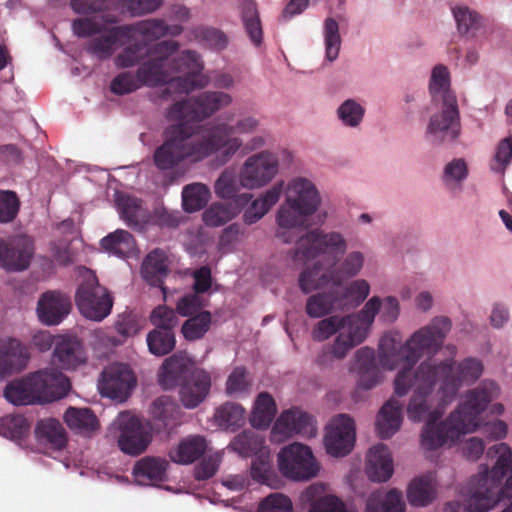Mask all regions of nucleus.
<instances>
[{
    "label": "nucleus",
    "mask_w": 512,
    "mask_h": 512,
    "mask_svg": "<svg viewBox=\"0 0 512 512\" xmlns=\"http://www.w3.org/2000/svg\"><path fill=\"white\" fill-rule=\"evenodd\" d=\"M75 302L81 314L94 321H102L106 318L113 306L109 291L99 284L96 275L91 271H87L80 283Z\"/></svg>",
    "instance_id": "obj_12"
},
{
    "label": "nucleus",
    "mask_w": 512,
    "mask_h": 512,
    "mask_svg": "<svg viewBox=\"0 0 512 512\" xmlns=\"http://www.w3.org/2000/svg\"><path fill=\"white\" fill-rule=\"evenodd\" d=\"M278 172L275 154L262 151L246 159L240 171L239 182L247 189L260 188L268 184Z\"/></svg>",
    "instance_id": "obj_16"
},
{
    "label": "nucleus",
    "mask_w": 512,
    "mask_h": 512,
    "mask_svg": "<svg viewBox=\"0 0 512 512\" xmlns=\"http://www.w3.org/2000/svg\"><path fill=\"white\" fill-rule=\"evenodd\" d=\"M237 215V209L232 205L214 203L203 213V221L207 226L219 227L225 225Z\"/></svg>",
    "instance_id": "obj_54"
},
{
    "label": "nucleus",
    "mask_w": 512,
    "mask_h": 512,
    "mask_svg": "<svg viewBox=\"0 0 512 512\" xmlns=\"http://www.w3.org/2000/svg\"><path fill=\"white\" fill-rule=\"evenodd\" d=\"M366 474L373 482H386L393 474V460L385 444L370 448L367 455Z\"/></svg>",
    "instance_id": "obj_25"
},
{
    "label": "nucleus",
    "mask_w": 512,
    "mask_h": 512,
    "mask_svg": "<svg viewBox=\"0 0 512 512\" xmlns=\"http://www.w3.org/2000/svg\"><path fill=\"white\" fill-rule=\"evenodd\" d=\"M127 41L134 39L135 35L142 36L147 41H156L166 36V22L163 19L152 18L141 20L133 24H125Z\"/></svg>",
    "instance_id": "obj_40"
},
{
    "label": "nucleus",
    "mask_w": 512,
    "mask_h": 512,
    "mask_svg": "<svg viewBox=\"0 0 512 512\" xmlns=\"http://www.w3.org/2000/svg\"><path fill=\"white\" fill-rule=\"evenodd\" d=\"M151 415L155 421L160 422V427L168 428L176 425L179 408L169 397L162 396L153 401Z\"/></svg>",
    "instance_id": "obj_49"
},
{
    "label": "nucleus",
    "mask_w": 512,
    "mask_h": 512,
    "mask_svg": "<svg viewBox=\"0 0 512 512\" xmlns=\"http://www.w3.org/2000/svg\"><path fill=\"white\" fill-rule=\"evenodd\" d=\"M159 382L164 389L179 385V398L187 409L198 407L208 396L212 385L209 372L196 367L188 356L177 353L164 360Z\"/></svg>",
    "instance_id": "obj_5"
},
{
    "label": "nucleus",
    "mask_w": 512,
    "mask_h": 512,
    "mask_svg": "<svg viewBox=\"0 0 512 512\" xmlns=\"http://www.w3.org/2000/svg\"><path fill=\"white\" fill-rule=\"evenodd\" d=\"M241 16L245 30L256 46L262 43L263 31L257 4L253 0H244L241 6Z\"/></svg>",
    "instance_id": "obj_45"
},
{
    "label": "nucleus",
    "mask_w": 512,
    "mask_h": 512,
    "mask_svg": "<svg viewBox=\"0 0 512 512\" xmlns=\"http://www.w3.org/2000/svg\"><path fill=\"white\" fill-rule=\"evenodd\" d=\"M346 250L347 240L343 234L315 229L301 236L297 254H301L305 259L328 255L332 259L330 265L335 277V286H340L344 280L356 276L364 264V255L359 251H353L336 265V261Z\"/></svg>",
    "instance_id": "obj_3"
},
{
    "label": "nucleus",
    "mask_w": 512,
    "mask_h": 512,
    "mask_svg": "<svg viewBox=\"0 0 512 512\" xmlns=\"http://www.w3.org/2000/svg\"><path fill=\"white\" fill-rule=\"evenodd\" d=\"M168 68L171 80L168 86L151 95L153 101H168L174 99L175 95L189 94L206 84L201 76L204 64L200 54L195 50H183L177 56L172 55Z\"/></svg>",
    "instance_id": "obj_9"
},
{
    "label": "nucleus",
    "mask_w": 512,
    "mask_h": 512,
    "mask_svg": "<svg viewBox=\"0 0 512 512\" xmlns=\"http://www.w3.org/2000/svg\"><path fill=\"white\" fill-rule=\"evenodd\" d=\"M451 326L452 324L448 317H435L429 325L413 333L397 351L394 347L389 351H385L383 348L385 340L383 339L380 343L382 351L380 355L381 365L388 370H394L402 364V368L399 371L407 369L414 373L416 369L413 370V366L425 352L435 354L441 349Z\"/></svg>",
    "instance_id": "obj_6"
},
{
    "label": "nucleus",
    "mask_w": 512,
    "mask_h": 512,
    "mask_svg": "<svg viewBox=\"0 0 512 512\" xmlns=\"http://www.w3.org/2000/svg\"><path fill=\"white\" fill-rule=\"evenodd\" d=\"M116 204L121 219L129 227H140L147 220V211L142 207L141 201L129 195H118Z\"/></svg>",
    "instance_id": "obj_38"
},
{
    "label": "nucleus",
    "mask_w": 512,
    "mask_h": 512,
    "mask_svg": "<svg viewBox=\"0 0 512 512\" xmlns=\"http://www.w3.org/2000/svg\"><path fill=\"white\" fill-rule=\"evenodd\" d=\"M324 39L326 58L334 61L339 54L341 46V37L339 33V25L333 18H327L324 22Z\"/></svg>",
    "instance_id": "obj_58"
},
{
    "label": "nucleus",
    "mask_w": 512,
    "mask_h": 512,
    "mask_svg": "<svg viewBox=\"0 0 512 512\" xmlns=\"http://www.w3.org/2000/svg\"><path fill=\"white\" fill-rule=\"evenodd\" d=\"M180 48V43L175 40H163L146 50L147 60L141 62L137 71V76L143 86L157 87L160 85L168 86L171 80L168 62Z\"/></svg>",
    "instance_id": "obj_11"
},
{
    "label": "nucleus",
    "mask_w": 512,
    "mask_h": 512,
    "mask_svg": "<svg viewBox=\"0 0 512 512\" xmlns=\"http://www.w3.org/2000/svg\"><path fill=\"white\" fill-rule=\"evenodd\" d=\"M316 431L313 418L308 413L293 408L284 411L278 417L272 428L271 436L274 441L280 442L294 434L309 438L314 437Z\"/></svg>",
    "instance_id": "obj_19"
},
{
    "label": "nucleus",
    "mask_w": 512,
    "mask_h": 512,
    "mask_svg": "<svg viewBox=\"0 0 512 512\" xmlns=\"http://www.w3.org/2000/svg\"><path fill=\"white\" fill-rule=\"evenodd\" d=\"M232 102L229 94L218 91H204L196 96L175 101L165 111L168 122L185 123L199 132L198 124Z\"/></svg>",
    "instance_id": "obj_10"
},
{
    "label": "nucleus",
    "mask_w": 512,
    "mask_h": 512,
    "mask_svg": "<svg viewBox=\"0 0 512 512\" xmlns=\"http://www.w3.org/2000/svg\"><path fill=\"white\" fill-rule=\"evenodd\" d=\"M356 368L358 371V386L363 389L373 388L379 381V370L375 362V352L369 347L357 350Z\"/></svg>",
    "instance_id": "obj_34"
},
{
    "label": "nucleus",
    "mask_w": 512,
    "mask_h": 512,
    "mask_svg": "<svg viewBox=\"0 0 512 512\" xmlns=\"http://www.w3.org/2000/svg\"><path fill=\"white\" fill-rule=\"evenodd\" d=\"M334 309H343V301L335 287L328 292L311 295L307 301L305 310L311 318H321L330 314Z\"/></svg>",
    "instance_id": "obj_35"
},
{
    "label": "nucleus",
    "mask_w": 512,
    "mask_h": 512,
    "mask_svg": "<svg viewBox=\"0 0 512 512\" xmlns=\"http://www.w3.org/2000/svg\"><path fill=\"white\" fill-rule=\"evenodd\" d=\"M402 411L403 405L395 397L390 398L382 406L376 420V429L380 438L389 439L400 429L403 419Z\"/></svg>",
    "instance_id": "obj_28"
},
{
    "label": "nucleus",
    "mask_w": 512,
    "mask_h": 512,
    "mask_svg": "<svg viewBox=\"0 0 512 512\" xmlns=\"http://www.w3.org/2000/svg\"><path fill=\"white\" fill-rule=\"evenodd\" d=\"M101 248L118 257H125L135 248V240L132 234L123 229H117L102 238Z\"/></svg>",
    "instance_id": "obj_42"
},
{
    "label": "nucleus",
    "mask_w": 512,
    "mask_h": 512,
    "mask_svg": "<svg viewBox=\"0 0 512 512\" xmlns=\"http://www.w3.org/2000/svg\"><path fill=\"white\" fill-rule=\"evenodd\" d=\"M191 33L197 41L211 49L223 50L228 44L227 36L217 28L198 26Z\"/></svg>",
    "instance_id": "obj_56"
},
{
    "label": "nucleus",
    "mask_w": 512,
    "mask_h": 512,
    "mask_svg": "<svg viewBox=\"0 0 512 512\" xmlns=\"http://www.w3.org/2000/svg\"><path fill=\"white\" fill-rule=\"evenodd\" d=\"M320 202L319 193L310 180L301 177L293 179L276 215V236L284 243L300 239L294 230H303L309 226V217L317 211Z\"/></svg>",
    "instance_id": "obj_4"
},
{
    "label": "nucleus",
    "mask_w": 512,
    "mask_h": 512,
    "mask_svg": "<svg viewBox=\"0 0 512 512\" xmlns=\"http://www.w3.org/2000/svg\"><path fill=\"white\" fill-rule=\"evenodd\" d=\"M164 142L154 152L153 160L159 170H170L182 161L196 163L211 156L203 132L201 137L192 140L196 129L185 123L173 122L164 130Z\"/></svg>",
    "instance_id": "obj_7"
},
{
    "label": "nucleus",
    "mask_w": 512,
    "mask_h": 512,
    "mask_svg": "<svg viewBox=\"0 0 512 512\" xmlns=\"http://www.w3.org/2000/svg\"><path fill=\"white\" fill-rule=\"evenodd\" d=\"M380 309L381 299L374 296L366 302L359 313L347 315V320L350 321V324L356 330L367 337L368 331L374 322L375 316L380 312Z\"/></svg>",
    "instance_id": "obj_46"
},
{
    "label": "nucleus",
    "mask_w": 512,
    "mask_h": 512,
    "mask_svg": "<svg viewBox=\"0 0 512 512\" xmlns=\"http://www.w3.org/2000/svg\"><path fill=\"white\" fill-rule=\"evenodd\" d=\"M142 86L137 72L135 74L132 72H122L111 81L110 89L116 95H125L136 91Z\"/></svg>",
    "instance_id": "obj_62"
},
{
    "label": "nucleus",
    "mask_w": 512,
    "mask_h": 512,
    "mask_svg": "<svg viewBox=\"0 0 512 512\" xmlns=\"http://www.w3.org/2000/svg\"><path fill=\"white\" fill-rule=\"evenodd\" d=\"M483 373L482 362L468 357L456 363L451 359L434 363L423 361L414 373L404 369L394 379V394L403 397L412 390L407 406V416L412 422L426 420L421 433L422 446L433 451L448 441L474 432L479 415L488 404L498 398L499 386L492 380H484L468 390L463 403L440 423L444 408L457 396L463 384H472Z\"/></svg>",
    "instance_id": "obj_1"
},
{
    "label": "nucleus",
    "mask_w": 512,
    "mask_h": 512,
    "mask_svg": "<svg viewBox=\"0 0 512 512\" xmlns=\"http://www.w3.org/2000/svg\"><path fill=\"white\" fill-rule=\"evenodd\" d=\"M259 512H293L291 499L282 493H272L261 500Z\"/></svg>",
    "instance_id": "obj_64"
},
{
    "label": "nucleus",
    "mask_w": 512,
    "mask_h": 512,
    "mask_svg": "<svg viewBox=\"0 0 512 512\" xmlns=\"http://www.w3.org/2000/svg\"><path fill=\"white\" fill-rule=\"evenodd\" d=\"M488 455L496 456L497 460L491 471L486 467L471 479L473 490L466 499L469 512H488L502 499L512 501V476L500 487L503 478L512 474L511 448L506 443H499L489 448Z\"/></svg>",
    "instance_id": "obj_2"
},
{
    "label": "nucleus",
    "mask_w": 512,
    "mask_h": 512,
    "mask_svg": "<svg viewBox=\"0 0 512 512\" xmlns=\"http://www.w3.org/2000/svg\"><path fill=\"white\" fill-rule=\"evenodd\" d=\"M366 337L356 330L351 324L340 331L332 345L329 348L334 353L337 360L346 357L347 353L355 346L362 343Z\"/></svg>",
    "instance_id": "obj_48"
},
{
    "label": "nucleus",
    "mask_w": 512,
    "mask_h": 512,
    "mask_svg": "<svg viewBox=\"0 0 512 512\" xmlns=\"http://www.w3.org/2000/svg\"><path fill=\"white\" fill-rule=\"evenodd\" d=\"M277 461L281 474L295 481L309 480L319 471V465L311 448L298 442L281 448Z\"/></svg>",
    "instance_id": "obj_14"
},
{
    "label": "nucleus",
    "mask_w": 512,
    "mask_h": 512,
    "mask_svg": "<svg viewBox=\"0 0 512 512\" xmlns=\"http://www.w3.org/2000/svg\"><path fill=\"white\" fill-rule=\"evenodd\" d=\"M212 323V315L209 311H201L189 317L182 325L181 332L188 341L202 339L209 331Z\"/></svg>",
    "instance_id": "obj_50"
},
{
    "label": "nucleus",
    "mask_w": 512,
    "mask_h": 512,
    "mask_svg": "<svg viewBox=\"0 0 512 512\" xmlns=\"http://www.w3.org/2000/svg\"><path fill=\"white\" fill-rule=\"evenodd\" d=\"M405 503L402 493L396 489L388 491L383 499L375 503L370 499L367 503V512H404Z\"/></svg>",
    "instance_id": "obj_57"
},
{
    "label": "nucleus",
    "mask_w": 512,
    "mask_h": 512,
    "mask_svg": "<svg viewBox=\"0 0 512 512\" xmlns=\"http://www.w3.org/2000/svg\"><path fill=\"white\" fill-rule=\"evenodd\" d=\"M20 201L17 194L10 190H0V222L13 221L19 211Z\"/></svg>",
    "instance_id": "obj_61"
},
{
    "label": "nucleus",
    "mask_w": 512,
    "mask_h": 512,
    "mask_svg": "<svg viewBox=\"0 0 512 512\" xmlns=\"http://www.w3.org/2000/svg\"><path fill=\"white\" fill-rule=\"evenodd\" d=\"M33 373L23 379L9 383L4 390V397L14 405H30L40 403Z\"/></svg>",
    "instance_id": "obj_33"
},
{
    "label": "nucleus",
    "mask_w": 512,
    "mask_h": 512,
    "mask_svg": "<svg viewBox=\"0 0 512 512\" xmlns=\"http://www.w3.org/2000/svg\"><path fill=\"white\" fill-rule=\"evenodd\" d=\"M229 449L242 457H250L264 452V438L251 429L242 431L230 442Z\"/></svg>",
    "instance_id": "obj_41"
},
{
    "label": "nucleus",
    "mask_w": 512,
    "mask_h": 512,
    "mask_svg": "<svg viewBox=\"0 0 512 512\" xmlns=\"http://www.w3.org/2000/svg\"><path fill=\"white\" fill-rule=\"evenodd\" d=\"M1 427L7 437L22 439L28 434L30 425L23 415H8L2 419Z\"/></svg>",
    "instance_id": "obj_59"
},
{
    "label": "nucleus",
    "mask_w": 512,
    "mask_h": 512,
    "mask_svg": "<svg viewBox=\"0 0 512 512\" xmlns=\"http://www.w3.org/2000/svg\"><path fill=\"white\" fill-rule=\"evenodd\" d=\"M147 345L149 352L155 356H165L169 354L176 345L174 331H165L153 329L147 335Z\"/></svg>",
    "instance_id": "obj_52"
},
{
    "label": "nucleus",
    "mask_w": 512,
    "mask_h": 512,
    "mask_svg": "<svg viewBox=\"0 0 512 512\" xmlns=\"http://www.w3.org/2000/svg\"><path fill=\"white\" fill-rule=\"evenodd\" d=\"M276 412L273 397L268 392H261L255 401L250 422L255 428L265 429L273 421Z\"/></svg>",
    "instance_id": "obj_43"
},
{
    "label": "nucleus",
    "mask_w": 512,
    "mask_h": 512,
    "mask_svg": "<svg viewBox=\"0 0 512 512\" xmlns=\"http://www.w3.org/2000/svg\"><path fill=\"white\" fill-rule=\"evenodd\" d=\"M299 503L306 512H354L323 483H313L303 490Z\"/></svg>",
    "instance_id": "obj_21"
},
{
    "label": "nucleus",
    "mask_w": 512,
    "mask_h": 512,
    "mask_svg": "<svg viewBox=\"0 0 512 512\" xmlns=\"http://www.w3.org/2000/svg\"><path fill=\"white\" fill-rule=\"evenodd\" d=\"M30 359L26 345L14 338L0 339V378L24 370Z\"/></svg>",
    "instance_id": "obj_23"
},
{
    "label": "nucleus",
    "mask_w": 512,
    "mask_h": 512,
    "mask_svg": "<svg viewBox=\"0 0 512 512\" xmlns=\"http://www.w3.org/2000/svg\"><path fill=\"white\" fill-rule=\"evenodd\" d=\"M168 465L163 458L145 456L135 463L132 475L140 485H155L166 480Z\"/></svg>",
    "instance_id": "obj_26"
},
{
    "label": "nucleus",
    "mask_w": 512,
    "mask_h": 512,
    "mask_svg": "<svg viewBox=\"0 0 512 512\" xmlns=\"http://www.w3.org/2000/svg\"><path fill=\"white\" fill-rule=\"evenodd\" d=\"M33 378L40 403L59 400L65 397L71 388L69 379L56 368L33 372Z\"/></svg>",
    "instance_id": "obj_22"
},
{
    "label": "nucleus",
    "mask_w": 512,
    "mask_h": 512,
    "mask_svg": "<svg viewBox=\"0 0 512 512\" xmlns=\"http://www.w3.org/2000/svg\"><path fill=\"white\" fill-rule=\"evenodd\" d=\"M127 30L128 28L123 25L111 27L105 35L92 38L86 44L85 50L98 60L109 59L114 54L117 44L122 40L127 41Z\"/></svg>",
    "instance_id": "obj_27"
},
{
    "label": "nucleus",
    "mask_w": 512,
    "mask_h": 512,
    "mask_svg": "<svg viewBox=\"0 0 512 512\" xmlns=\"http://www.w3.org/2000/svg\"><path fill=\"white\" fill-rule=\"evenodd\" d=\"M214 420L222 429L235 431L245 423V409L240 404L226 402L215 410Z\"/></svg>",
    "instance_id": "obj_44"
},
{
    "label": "nucleus",
    "mask_w": 512,
    "mask_h": 512,
    "mask_svg": "<svg viewBox=\"0 0 512 512\" xmlns=\"http://www.w3.org/2000/svg\"><path fill=\"white\" fill-rule=\"evenodd\" d=\"M460 131V112L456 96L452 92H446L441 111L430 117L426 135L433 144H442L455 140Z\"/></svg>",
    "instance_id": "obj_15"
},
{
    "label": "nucleus",
    "mask_w": 512,
    "mask_h": 512,
    "mask_svg": "<svg viewBox=\"0 0 512 512\" xmlns=\"http://www.w3.org/2000/svg\"><path fill=\"white\" fill-rule=\"evenodd\" d=\"M260 121L254 116L238 118L234 123L214 121L201 126L211 155L218 153L221 163L230 161L244 147L241 135L257 131Z\"/></svg>",
    "instance_id": "obj_8"
},
{
    "label": "nucleus",
    "mask_w": 512,
    "mask_h": 512,
    "mask_svg": "<svg viewBox=\"0 0 512 512\" xmlns=\"http://www.w3.org/2000/svg\"><path fill=\"white\" fill-rule=\"evenodd\" d=\"M207 441L203 436L190 435L180 441L176 448L169 452L170 459L178 464H191L204 455Z\"/></svg>",
    "instance_id": "obj_30"
},
{
    "label": "nucleus",
    "mask_w": 512,
    "mask_h": 512,
    "mask_svg": "<svg viewBox=\"0 0 512 512\" xmlns=\"http://www.w3.org/2000/svg\"><path fill=\"white\" fill-rule=\"evenodd\" d=\"M37 440L53 450H62L67 444V434L59 420L46 418L38 421L35 428Z\"/></svg>",
    "instance_id": "obj_32"
},
{
    "label": "nucleus",
    "mask_w": 512,
    "mask_h": 512,
    "mask_svg": "<svg viewBox=\"0 0 512 512\" xmlns=\"http://www.w3.org/2000/svg\"><path fill=\"white\" fill-rule=\"evenodd\" d=\"M283 191V184L277 183L256 198L244 211L245 224L252 225L263 218L268 211L279 201Z\"/></svg>",
    "instance_id": "obj_31"
},
{
    "label": "nucleus",
    "mask_w": 512,
    "mask_h": 512,
    "mask_svg": "<svg viewBox=\"0 0 512 512\" xmlns=\"http://www.w3.org/2000/svg\"><path fill=\"white\" fill-rule=\"evenodd\" d=\"M334 278L331 265L324 267L322 263L316 262L313 267L302 271L299 276V287L303 293L308 294L325 287H335Z\"/></svg>",
    "instance_id": "obj_29"
},
{
    "label": "nucleus",
    "mask_w": 512,
    "mask_h": 512,
    "mask_svg": "<svg viewBox=\"0 0 512 512\" xmlns=\"http://www.w3.org/2000/svg\"><path fill=\"white\" fill-rule=\"evenodd\" d=\"M79 343L72 339H62L54 348V358L65 369L74 368L80 362L78 357Z\"/></svg>",
    "instance_id": "obj_53"
},
{
    "label": "nucleus",
    "mask_w": 512,
    "mask_h": 512,
    "mask_svg": "<svg viewBox=\"0 0 512 512\" xmlns=\"http://www.w3.org/2000/svg\"><path fill=\"white\" fill-rule=\"evenodd\" d=\"M64 421L72 431L85 436L99 428L98 419L90 408L69 407L64 413Z\"/></svg>",
    "instance_id": "obj_36"
},
{
    "label": "nucleus",
    "mask_w": 512,
    "mask_h": 512,
    "mask_svg": "<svg viewBox=\"0 0 512 512\" xmlns=\"http://www.w3.org/2000/svg\"><path fill=\"white\" fill-rule=\"evenodd\" d=\"M355 438L354 420L346 414H339L325 428L326 452L333 457H344L352 451Z\"/></svg>",
    "instance_id": "obj_17"
},
{
    "label": "nucleus",
    "mask_w": 512,
    "mask_h": 512,
    "mask_svg": "<svg viewBox=\"0 0 512 512\" xmlns=\"http://www.w3.org/2000/svg\"><path fill=\"white\" fill-rule=\"evenodd\" d=\"M209 188L202 183L186 185L182 190V205L187 212L203 209L210 199Z\"/></svg>",
    "instance_id": "obj_47"
},
{
    "label": "nucleus",
    "mask_w": 512,
    "mask_h": 512,
    "mask_svg": "<svg viewBox=\"0 0 512 512\" xmlns=\"http://www.w3.org/2000/svg\"><path fill=\"white\" fill-rule=\"evenodd\" d=\"M457 23L458 31L466 34L477 30L480 26V16L464 6H457L452 9Z\"/></svg>",
    "instance_id": "obj_60"
},
{
    "label": "nucleus",
    "mask_w": 512,
    "mask_h": 512,
    "mask_svg": "<svg viewBox=\"0 0 512 512\" xmlns=\"http://www.w3.org/2000/svg\"><path fill=\"white\" fill-rule=\"evenodd\" d=\"M150 321L155 326L154 329L173 331L178 324V317L173 309L160 305L153 309Z\"/></svg>",
    "instance_id": "obj_63"
},
{
    "label": "nucleus",
    "mask_w": 512,
    "mask_h": 512,
    "mask_svg": "<svg viewBox=\"0 0 512 512\" xmlns=\"http://www.w3.org/2000/svg\"><path fill=\"white\" fill-rule=\"evenodd\" d=\"M142 273L149 284L164 290L162 284L168 274L166 254L160 249L151 251L143 262Z\"/></svg>",
    "instance_id": "obj_37"
},
{
    "label": "nucleus",
    "mask_w": 512,
    "mask_h": 512,
    "mask_svg": "<svg viewBox=\"0 0 512 512\" xmlns=\"http://www.w3.org/2000/svg\"><path fill=\"white\" fill-rule=\"evenodd\" d=\"M436 490L432 475L415 478L407 490V498L412 506L424 507L435 498Z\"/></svg>",
    "instance_id": "obj_39"
},
{
    "label": "nucleus",
    "mask_w": 512,
    "mask_h": 512,
    "mask_svg": "<svg viewBox=\"0 0 512 512\" xmlns=\"http://www.w3.org/2000/svg\"><path fill=\"white\" fill-rule=\"evenodd\" d=\"M115 424L119 431L117 444L124 454L139 456L147 450L153 440L154 433L150 422L123 412L119 414Z\"/></svg>",
    "instance_id": "obj_13"
},
{
    "label": "nucleus",
    "mask_w": 512,
    "mask_h": 512,
    "mask_svg": "<svg viewBox=\"0 0 512 512\" xmlns=\"http://www.w3.org/2000/svg\"><path fill=\"white\" fill-rule=\"evenodd\" d=\"M33 255V241L29 236L17 235L0 242V267L7 271L28 268Z\"/></svg>",
    "instance_id": "obj_20"
},
{
    "label": "nucleus",
    "mask_w": 512,
    "mask_h": 512,
    "mask_svg": "<svg viewBox=\"0 0 512 512\" xmlns=\"http://www.w3.org/2000/svg\"><path fill=\"white\" fill-rule=\"evenodd\" d=\"M136 385V377L127 364L113 363L101 373L99 390L103 396L125 401Z\"/></svg>",
    "instance_id": "obj_18"
},
{
    "label": "nucleus",
    "mask_w": 512,
    "mask_h": 512,
    "mask_svg": "<svg viewBox=\"0 0 512 512\" xmlns=\"http://www.w3.org/2000/svg\"><path fill=\"white\" fill-rule=\"evenodd\" d=\"M71 310L70 298L58 291H47L37 303L39 320L46 325H58Z\"/></svg>",
    "instance_id": "obj_24"
},
{
    "label": "nucleus",
    "mask_w": 512,
    "mask_h": 512,
    "mask_svg": "<svg viewBox=\"0 0 512 512\" xmlns=\"http://www.w3.org/2000/svg\"><path fill=\"white\" fill-rule=\"evenodd\" d=\"M339 298L343 301V308L346 306H358L370 293V285L364 279H358L346 287L335 286Z\"/></svg>",
    "instance_id": "obj_51"
},
{
    "label": "nucleus",
    "mask_w": 512,
    "mask_h": 512,
    "mask_svg": "<svg viewBox=\"0 0 512 512\" xmlns=\"http://www.w3.org/2000/svg\"><path fill=\"white\" fill-rule=\"evenodd\" d=\"M350 321L347 320V315L343 317L330 316L320 320L312 331V337L316 341H324L335 333H339L347 326Z\"/></svg>",
    "instance_id": "obj_55"
}]
</instances>
